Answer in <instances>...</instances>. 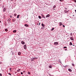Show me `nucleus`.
<instances>
[{
	"mask_svg": "<svg viewBox=\"0 0 76 76\" xmlns=\"http://www.w3.org/2000/svg\"><path fill=\"white\" fill-rule=\"evenodd\" d=\"M37 58H31V61H34V60H35V59H37Z\"/></svg>",
	"mask_w": 76,
	"mask_h": 76,
	"instance_id": "1",
	"label": "nucleus"
},
{
	"mask_svg": "<svg viewBox=\"0 0 76 76\" xmlns=\"http://www.w3.org/2000/svg\"><path fill=\"white\" fill-rule=\"evenodd\" d=\"M54 45H58V43L57 42H55L54 43Z\"/></svg>",
	"mask_w": 76,
	"mask_h": 76,
	"instance_id": "2",
	"label": "nucleus"
},
{
	"mask_svg": "<svg viewBox=\"0 0 76 76\" xmlns=\"http://www.w3.org/2000/svg\"><path fill=\"white\" fill-rule=\"evenodd\" d=\"M21 43L22 44H25V43L23 41H21Z\"/></svg>",
	"mask_w": 76,
	"mask_h": 76,
	"instance_id": "3",
	"label": "nucleus"
},
{
	"mask_svg": "<svg viewBox=\"0 0 76 76\" xmlns=\"http://www.w3.org/2000/svg\"><path fill=\"white\" fill-rule=\"evenodd\" d=\"M24 49H26V45H24Z\"/></svg>",
	"mask_w": 76,
	"mask_h": 76,
	"instance_id": "4",
	"label": "nucleus"
},
{
	"mask_svg": "<svg viewBox=\"0 0 76 76\" xmlns=\"http://www.w3.org/2000/svg\"><path fill=\"white\" fill-rule=\"evenodd\" d=\"M50 14H48L46 16V18H48V17H50Z\"/></svg>",
	"mask_w": 76,
	"mask_h": 76,
	"instance_id": "5",
	"label": "nucleus"
},
{
	"mask_svg": "<svg viewBox=\"0 0 76 76\" xmlns=\"http://www.w3.org/2000/svg\"><path fill=\"white\" fill-rule=\"evenodd\" d=\"M24 26H26V27H28V26H29L28 24H25Z\"/></svg>",
	"mask_w": 76,
	"mask_h": 76,
	"instance_id": "6",
	"label": "nucleus"
},
{
	"mask_svg": "<svg viewBox=\"0 0 76 76\" xmlns=\"http://www.w3.org/2000/svg\"><path fill=\"white\" fill-rule=\"evenodd\" d=\"M18 54L19 55V56H20V54H21V53L20 52H19L18 53Z\"/></svg>",
	"mask_w": 76,
	"mask_h": 76,
	"instance_id": "7",
	"label": "nucleus"
},
{
	"mask_svg": "<svg viewBox=\"0 0 76 76\" xmlns=\"http://www.w3.org/2000/svg\"><path fill=\"white\" fill-rule=\"evenodd\" d=\"M42 26L43 27H45V25L44 24L42 23Z\"/></svg>",
	"mask_w": 76,
	"mask_h": 76,
	"instance_id": "8",
	"label": "nucleus"
},
{
	"mask_svg": "<svg viewBox=\"0 0 76 76\" xmlns=\"http://www.w3.org/2000/svg\"><path fill=\"white\" fill-rule=\"evenodd\" d=\"M6 8H4V9L3 10V12H6Z\"/></svg>",
	"mask_w": 76,
	"mask_h": 76,
	"instance_id": "9",
	"label": "nucleus"
},
{
	"mask_svg": "<svg viewBox=\"0 0 76 76\" xmlns=\"http://www.w3.org/2000/svg\"><path fill=\"white\" fill-rule=\"evenodd\" d=\"M20 16V15H17V19H18V18H19V17Z\"/></svg>",
	"mask_w": 76,
	"mask_h": 76,
	"instance_id": "10",
	"label": "nucleus"
},
{
	"mask_svg": "<svg viewBox=\"0 0 76 76\" xmlns=\"http://www.w3.org/2000/svg\"><path fill=\"white\" fill-rule=\"evenodd\" d=\"M59 23H60V25H59L60 26H61V25H63L62 24V23L60 22Z\"/></svg>",
	"mask_w": 76,
	"mask_h": 76,
	"instance_id": "11",
	"label": "nucleus"
},
{
	"mask_svg": "<svg viewBox=\"0 0 76 76\" xmlns=\"http://www.w3.org/2000/svg\"><path fill=\"white\" fill-rule=\"evenodd\" d=\"M68 70H69V72H72V70L70 69H68Z\"/></svg>",
	"mask_w": 76,
	"mask_h": 76,
	"instance_id": "12",
	"label": "nucleus"
},
{
	"mask_svg": "<svg viewBox=\"0 0 76 76\" xmlns=\"http://www.w3.org/2000/svg\"><path fill=\"white\" fill-rule=\"evenodd\" d=\"M70 39L71 40H72V41H73V39H73V38L72 37H71L70 38Z\"/></svg>",
	"mask_w": 76,
	"mask_h": 76,
	"instance_id": "13",
	"label": "nucleus"
},
{
	"mask_svg": "<svg viewBox=\"0 0 76 76\" xmlns=\"http://www.w3.org/2000/svg\"><path fill=\"white\" fill-rule=\"evenodd\" d=\"M72 66H73V67H75V64L73 63H72Z\"/></svg>",
	"mask_w": 76,
	"mask_h": 76,
	"instance_id": "14",
	"label": "nucleus"
},
{
	"mask_svg": "<svg viewBox=\"0 0 76 76\" xmlns=\"http://www.w3.org/2000/svg\"><path fill=\"white\" fill-rule=\"evenodd\" d=\"M69 45H72V42H70L69 43Z\"/></svg>",
	"mask_w": 76,
	"mask_h": 76,
	"instance_id": "15",
	"label": "nucleus"
},
{
	"mask_svg": "<svg viewBox=\"0 0 76 76\" xmlns=\"http://www.w3.org/2000/svg\"><path fill=\"white\" fill-rule=\"evenodd\" d=\"M54 29V28H53L51 29V31H53V30Z\"/></svg>",
	"mask_w": 76,
	"mask_h": 76,
	"instance_id": "16",
	"label": "nucleus"
},
{
	"mask_svg": "<svg viewBox=\"0 0 76 76\" xmlns=\"http://www.w3.org/2000/svg\"><path fill=\"white\" fill-rule=\"evenodd\" d=\"M49 68L50 69H51V68H52V66H49Z\"/></svg>",
	"mask_w": 76,
	"mask_h": 76,
	"instance_id": "17",
	"label": "nucleus"
},
{
	"mask_svg": "<svg viewBox=\"0 0 76 76\" xmlns=\"http://www.w3.org/2000/svg\"><path fill=\"white\" fill-rule=\"evenodd\" d=\"M16 32V30H14V31H13V32L14 33H15V32Z\"/></svg>",
	"mask_w": 76,
	"mask_h": 76,
	"instance_id": "18",
	"label": "nucleus"
},
{
	"mask_svg": "<svg viewBox=\"0 0 76 76\" xmlns=\"http://www.w3.org/2000/svg\"><path fill=\"white\" fill-rule=\"evenodd\" d=\"M20 71V69H19L18 70H17V72H19V71Z\"/></svg>",
	"mask_w": 76,
	"mask_h": 76,
	"instance_id": "19",
	"label": "nucleus"
},
{
	"mask_svg": "<svg viewBox=\"0 0 76 76\" xmlns=\"http://www.w3.org/2000/svg\"><path fill=\"white\" fill-rule=\"evenodd\" d=\"M39 19H41V17L40 16H39Z\"/></svg>",
	"mask_w": 76,
	"mask_h": 76,
	"instance_id": "20",
	"label": "nucleus"
},
{
	"mask_svg": "<svg viewBox=\"0 0 76 76\" xmlns=\"http://www.w3.org/2000/svg\"><path fill=\"white\" fill-rule=\"evenodd\" d=\"M60 1H64V0H60Z\"/></svg>",
	"mask_w": 76,
	"mask_h": 76,
	"instance_id": "21",
	"label": "nucleus"
},
{
	"mask_svg": "<svg viewBox=\"0 0 76 76\" xmlns=\"http://www.w3.org/2000/svg\"><path fill=\"white\" fill-rule=\"evenodd\" d=\"M28 75H30V74H31V73H30V72H28Z\"/></svg>",
	"mask_w": 76,
	"mask_h": 76,
	"instance_id": "22",
	"label": "nucleus"
},
{
	"mask_svg": "<svg viewBox=\"0 0 76 76\" xmlns=\"http://www.w3.org/2000/svg\"><path fill=\"white\" fill-rule=\"evenodd\" d=\"M14 15L15 16H16V15H17L16 14H14Z\"/></svg>",
	"mask_w": 76,
	"mask_h": 76,
	"instance_id": "23",
	"label": "nucleus"
},
{
	"mask_svg": "<svg viewBox=\"0 0 76 76\" xmlns=\"http://www.w3.org/2000/svg\"><path fill=\"white\" fill-rule=\"evenodd\" d=\"M5 31H6V32H7V31L8 30H7V29H5Z\"/></svg>",
	"mask_w": 76,
	"mask_h": 76,
	"instance_id": "24",
	"label": "nucleus"
},
{
	"mask_svg": "<svg viewBox=\"0 0 76 76\" xmlns=\"http://www.w3.org/2000/svg\"><path fill=\"white\" fill-rule=\"evenodd\" d=\"M56 6H54L53 7V8H56Z\"/></svg>",
	"mask_w": 76,
	"mask_h": 76,
	"instance_id": "25",
	"label": "nucleus"
},
{
	"mask_svg": "<svg viewBox=\"0 0 76 76\" xmlns=\"http://www.w3.org/2000/svg\"><path fill=\"white\" fill-rule=\"evenodd\" d=\"M12 22H15V20H14V19H13L12 20Z\"/></svg>",
	"mask_w": 76,
	"mask_h": 76,
	"instance_id": "26",
	"label": "nucleus"
},
{
	"mask_svg": "<svg viewBox=\"0 0 76 76\" xmlns=\"http://www.w3.org/2000/svg\"><path fill=\"white\" fill-rule=\"evenodd\" d=\"M64 48H67L66 47H64Z\"/></svg>",
	"mask_w": 76,
	"mask_h": 76,
	"instance_id": "27",
	"label": "nucleus"
},
{
	"mask_svg": "<svg viewBox=\"0 0 76 76\" xmlns=\"http://www.w3.org/2000/svg\"><path fill=\"white\" fill-rule=\"evenodd\" d=\"M72 33H71L70 34V35H71V36H72Z\"/></svg>",
	"mask_w": 76,
	"mask_h": 76,
	"instance_id": "28",
	"label": "nucleus"
},
{
	"mask_svg": "<svg viewBox=\"0 0 76 76\" xmlns=\"http://www.w3.org/2000/svg\"><path fill=\"white\" fill-rule=\"evenodd\" d=\"M8 75H10L11 76V74L10 73H9Z\"/></svg>",
	"mask_w": 76,
	"mask_h": 76,
	"instance_id": "29",
	"label": "nucleus"
},
{
	"mask_svg": "<svg viewBox=\"0 0 76 76\" xmlns=\"http://www.w3.org/2000/svg\"><path fill=\"white\" fill-rule=\"evenodd\" d=\"M0 76H2V74L1 73L0 74Z\"/></svg>",
	"mask_w": 76,
	"mask_h": 76,
	"instance_id": "30",
	"label": "nucleus"
},
{
	"mask_svg": "<svg viewBox=\"0 0 76 76\" xmlns=\"http://www.w3.org/2000/svg\"><path fill=\"white\" fill-rule=\"evenodd\" d=\"M21 75H23V72H21Z\"/></svg>",
	"mask_w": 76,
	"mask_h": 76,
	"instance_id": "31",
	"label": "nucleus"
},
{
	"mask_svg": "<svg viewBox=\"0 0 76 76\" xmlns=\"http://www.w3.org/2000/svg\"><path fill=\"white\" fill-rule=\"evenodd\" d=\"M42 16H44V15H42Z\"/></svg>",
	"mask_w": 76,
	"mask_h": 76,
	"instance_id": "32",
	"label": "nucleus"
},
{
	"mask_svg": "<svg viewBox=\"0 0 76 76\" xmlns=\"http://www.w3.org/2000/svg\"><path fill=\"white\" fill-rule=\"evenodd\" d=\"M63 27H65V26L64 25L63 26Z\"/></svg>",
	"mask_w": 76,
	"mask_h": 76,
	"instance_id": "33",
	"label": "nucleus"
},
{
	"mask_svg": "<svg viewBox=\"0 0 76 76\" xmlns=\"http://www.w3.org/2000/svg\"><path fill=\"white\" fill-rule=\"evenodd\" d=\"M10 17L11 18H12V16L11 15L10 16Z\"/></svg>",
	"mask_w": 76,
	"mask_h": 76,
	"instance_id": "34",
	"label": "nucleus"
},
{
	"mask_svg": "<svg viewBox=\"0 0 76 76\" xmlns=\"http://www.w3.org/2000/svg\"><path fill=\"white\" fill-rule=\"evenodd\" d=\"M25 72V71H23V73H24V72Z\"/></svg>",
	"mask_w": 76,
	"mask_h": 76,
	"instance_id": "35",
	"label": "nucleus"
},
{
	"mask_svg": "<svg viewBox=\"0 0 76 76\" xmlns=\"http://www.w3.org/2000/svg\"><path fill=\"white\" fill-rule=\"evenodd\" d=\"M0 64H1V62H0Z\"/></svg>",
	"mask_w": 76,
	"mask_h": 76,
	"instance_id": "36",
	"label": "nucleus"
},
{
	"mask_svg": "<svg viewBox=\"0 0 76 76\" xmlns=\"http://www.w3.org/2000/svg\"><path fill=\"white\" fill-rule=\"evenodd\" d=\"M73 16H75V15H73Z\"/></svg>",
	"mask_w": 76,
	"mask_h": 76,
	"instance_id": "37",
	"label": "nucleus"
},
{
	"mask_svg": "<svg viewBox=\"0 0 76 76\" xmlns=\"http://www.w3.org/2000/svg\"><path fill=\"white\" fill-rule=\"evenodd\" d=\"M65 51H66L67 50V49H65Z\"/></svg>",
	"mask_w": 76,
	"mask_h": 76,
	"instance_id": "38",
	"label": "nucleus"
},
{
	"mask_svg": "<svg viewBox=\"0 0 76 76\" xmlns=\"http://www.w3.org/2000/svg\"><path fill=\"white\" fill-rule=\"evenodd\" d=\"M75 12H76V10H75Z\"/></svg>",
	"mask_w": 76,
	"mask_h": 76,
	"instance_id": "39",
	"label": "nucleus"
},
{
	"mask_svg": "<svg viewBox=\"0 0 76 76\" xmlns=\"http://www.w3.org/2000/svg\"><path fill=\"white\" fill-rule=\"evenodd\" d=\"M40 25V23H39V25Z\"/></svg>",
	"mask_w": 76,
	"mask_h": 76,
	"instance_id": "40",
	"label": "nucleus"
},
{
	"mask_svg": "<svg viewBox=\"0 0 76 76\" xmlns=\"http://www.w3.org/2000/svg\"><path fill=\"white\" fill-rule=\"evenodd\" d=\"M0 23H1V21L0 20Z\"/></svg>",
	"mask_w": 76,
	"mask_h": 76,
	"instance_id": "41",
	"label": "nucleus"
},
{
	"mask_svg": "<svg viewBox=\"0 0 76 76\" xmlns=\"http://www.w3.org/2000/svg\"><path fill=\"white\" fill-rule=\"evenodd\" d=\"M10 70H11V68H10Z\"/></svg>",
	"mask_w": 76,
	"mask_h": 76,
	"instance_id": "42",
	"label": "nucleus"
},
{
	"mask_svg": "<svg viewBox=\"0 0 76 76\" xmlns=\"http://www.w3.org/2000/svg\"><path fill=\"white\" fill-rule=\"evenodd\" d=\"M73 45V46H75V45Z\"/></svg>",
	"mask_w": 76,
	"mask_h": 76,
	"instance_id": "43",
	"label": "nucleus"
},
{
	"mask_svg": "<svg viewBox=\"0 0 76 76\" xmlns=\"http://www.w3.org/2000/svg\"><path fill=\"white\" fill-rule=\"evenodd\" d=\"M75 2H76V1H75Z\"/></svg>",
	"mask_w": 76,
	"mask_h": 76,
	"instance_id": "44",
	"label": "nucleus"
},
{
	"mask_svg": "<svg viewBox=\"0 0 76 76\" xmlns=\"http://www.w3.org/2000/svg\"><path fill=\"white\" fill-rule=\"evenodd\" d=\"M11 0V1H13V0Z\"/></svg>",
	"mask_w": 76,
	"mask_h": 76,
	"instance_id": "45",
	"label": "nucleus"
},
{
	"mask_svg": "<svg viewBox=\"0 0 76 76\" xmlns=\"http://www.w3.org/2000/svg\"><path fill=\"white\" fill-rule=\"evenodd\" d=\"M54 10H55V9H54Z\"/></svg>",
	"mask_w": 76,
	"mask_h": 76,
	"instance_id": "46",
	"label": "nucleus"
},
{
	"mask_svg": "<svg viewBox=\"0 0 76 76\" xmlns=\"http://www.w3.org/2000/svg\"><path fill=\"white\" fill-rule=\"evenodd\" d=\"M15 1H16V0H15Z\"/></svg>",
	"mask_w": 76,
	"mask_h": 76,
	"instance_id": "47",
	"label": "nucleus"
}]
</instances>
